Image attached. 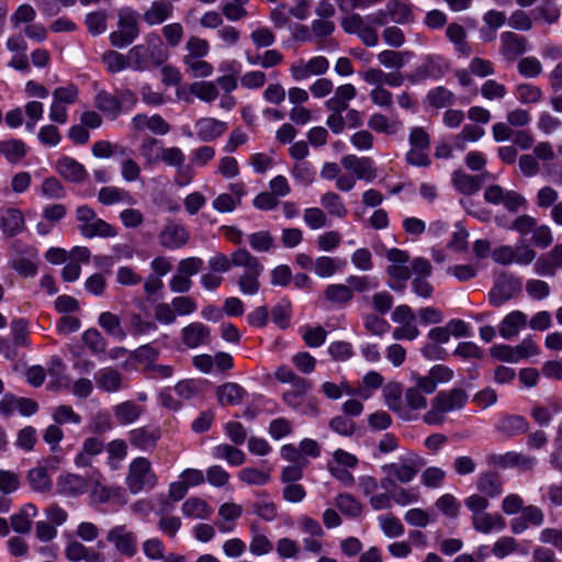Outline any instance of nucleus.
I'll list each match as a JSON object with an SVG mask.
<instances>
[{"label":"nucleus","mask_w":562,"mask_h":562,"mask_svg":"<svg viewBox=\"0 0 562 562\" xmlns=\"http://www.w3.org/2000/svg\"><path fill=\"white\" fill-rule=\"evenodd\" d=\"M130 443L142 451H151L161 438V430L157 426H143L128 431Z\"/></svg>","instance_id":"nucleus-12"},{"label":"nucleus","mask_w":562,"mask_h":562,"mask_svg":"<svg viewBox=\"0 0 562 562\" xmlns=\"http://www.w3.org/2000/svg\"><path fill=\"white\" fill-rule=\"evenodd\" d=\"M106 452L109 467L117 470L127 456V443L123 439H113L106 445Z\"/></svg>","instance_id":"nucleus-51"},{"label":"nucleus","mask_w":562,"mask_h":562,"mask_svg":"<svg viewBox=\"0 0 562 562\" xmlns=\"http://www.w3.org/2000/svg\"><path fill=\"white\" fill-rule=\"evenodd\" d=\"M26 154V145L21 139L12 138L0 142V155H2L10 164H19Z\"/></svg>","instance_id":"nucleus-37"},{"label":"nucleus","mask_w":562,"mask_h":562,"mask_svg":"<svg viewBox=\"0 0 562 562\" xmlns=\"http://www.w3.org/2000/svg\"><path fill=\"white\" fill-rule=\"evenodd\" d=\"M106 541L114 549L127 558H133L138 551L137 535L126 525H116L112 527L106 535Z\"/></svg>","instance_id":"nucleus-8"},{"label":"nucleus","mask_w":562,"mask_h":562,"mask_svg":"<svg viewBox=\"0 0 562 562\" xmlns=\"http://www.w3.org/2000/svg\"><path fill=\"white\" fill-rule=\"evenodd\" d=\"M128 333L133 336L146 335L157 329V325L151 321H146L138 313H131L127 321Z\"/></svg>","instance_id":"nucleus-58"},{"label":"nucleus","mask_w":562,"mask_h":562,"mask_svg":"<svg viewBox=\"0 0 562 562\" xmlns=\"http://www.w3.org/2000/svg\"><path fill=\"white\" fill-rule=\"evenodd\" d=\"M37 515V507L32 504H25L19 513L11 516V526L15 532L26 533L32 526V518Z\"/></svg>","instance_id":"nucleus-36"},{"label":"nucleus","mask_w":562,"mask_h":562,"mask_svg":"<svg viewBox=\"0 0 562 562\" xmlns=\"http://www.w3.org/2000/svg\"><path fill=\"white\" fill-rule=\"evenodd\" d=\"M336 507L345 515L356 518L361 516L362 504L349 493H340L335 498Z\"/></svg>","instance_id":"nucleus-46"},{"label":"nucleus","mask_w":562,"mask_h":562,"mask_svg":"<svg viewBox=\"0 0 562 562\" xmlns=\"http://www.w3.org/2000/svg\"><path fill=\"white\" fill-rule=\"evenodd\" d=\"M98 324L102 327L110 336H113L117 340H124L127 333L121 325V318L111 312H102L99 315Z\"/></svg>","instance_id":"nucleus-43"},{"label":"nucleus","mask_w":562,"mask_h":562,"mask_svg":"<svg viewBox=\"0 0 562 562\" xmlns=\"http://www.w3.org/2000/svg\"><path fill=\"white\" fill-rule=\"evenodd\" d=\"M196 135L201 142H212L227 130V123L214 117H202L195 122Z\"/></svg>","instance_id":"nucleus-21"},{"label":"nucleus","mask_w":562,"mask_h":562,"mask_svg":"<svg viewBox=\"0 0 562 562\" xmlns=\"http://www.w3.org/2000/svg\"><path fill=\"white\" fill-rule=\"evenodd\" d=\"M453 187L465 195H472L481 189L480 178L462 170H456L451 178Z\"/></svg>","instance_id":"nucleus-38"},{"label":"nucleus","mask_w":562,"mask_h":562,"mask_svg":"<svg viewBox=\"0 0 562 562\" xmlns=\"http://www.w3.org/2000/svg\"><path fill=\"white\" fill-rule=\"evenodd\" d=\"M438 510L449 518H456L459 515L461 504L452 494L441 495L435 503Z\"/></svg>","instance_id":"nucleus-64"},{"label":"nucleus","mask_w":562,"mask_h":562,"mask_svg":"<svg viewBox=\"0 0 562 562\" xmlns=\"http://www.w3.org/2000/svg\"><path fill=\"white\" fill-rule=\"evenodd\" d=\"M291 176L302 186H310L315 179V170L307 161H299L291 169Z\"/></svg>","instance_id":"nucleus-61"},{"label":"nucleus","mask_w":562,"mask_h":562,"mask_svg":"<svg viewBox=\"0 0 562 562\" xmlns=\"http://www.w3.org/2000/svg\"><path fill=\"white\" fill-rule=\"evenodd\" d=\"M428 103L436 109H442L454 103V94L446 87L439 86L427 92Z\"/></svg>","instance_id":"nucleus-52"},{"label":"nucleus","mask_w":562,"mask_h":562,"mask_svg":"<svg viewBox=\"0 0 562 562\" xmlns=\"http://www.w3.org/2000/svg\"><path fill=\"white\" fill-rule=\"evenodd\" d=\"M181 339L184 346L195 349L210 342L211 329L203 323L193 322L181 329Z\"/></svg>","instance_id":"nucleus-16"},{"label":"nucleus","mask_w":562,"mask_h":562,"mask_svg":"<svg viewBox=\"0 0 562 562\" xmlns=\"http://www.w3.org/2000/svg\"><path fill=\"white\" fill-rule=\"evenodd\" d=\"M497 464L503 468L519 467L524 470H532L537 459L520 452L510 451L502 456L494 457Z\"/></svg>","instance_id":"nucleus-33"},{"label":"nucleus","mask_w":562,"mask_h":562,"mask_svg":"<svg viewBox=\"0 0 562 562\" xmlns=\"http://www.w3.org/2000/svg\"><path fill=\"white\" fill-rule=\"evenodd\" d=\"M57 487L59 494L76 497L88 491V483L85 477L68 473L58 477Z\"/></svg>","instance_id":"nucleus-24"},{"label":"nucleus","mask_w":562,"mask_h":562,"mask_svg":"<svg viewBox=\"0 0 562 562\" xmlns=\"http://www.w3.org/2000/svg\"><path fill=\"white\" fill-rule=\"evenodd\" d=\"M468 402V395L462 389L441 391L431 400V408L423 416L428 425H440L445 420V414L461 409Z\"/></svg>","instance_id":"nucleus-2"},{"label":"nucleus","mask_w":562,"mask_h":562,"mask_svg":"<svg viewBox=\"0 0 562 562\" xmlns=\"http://www.w3.org/2000/svg\"><path fill=\"white\" fill-rule=\"evenodd\" d=\"M400 126L397 120H391L382 113H373L368 120V127L376 133L395 134Z\"/></svg>","instance_id":"nucleus-48"},{"label":"nucleus","mask_w":562,"mask_h":562,"mask_svg":"<svg viewBox=\"0 0 562 562\" xmlns=\"http://www.w3.org/2000/svg\"><path fill=\"white\" fill-rule=\"evenodd\" d=\"M41 193L50 200H59L66 196V190L61 182L55 178H46L41 186Z\"/></svg>","instance_id":"nucleus-63"},{"label":"nucleus","mask_w":562,"mask_h":562,"mask_svg":"<svg viewBox=\"0 0 562 562\" xmlns=\"http://www.w3.org/2000/svg\"><path fill=\"white\" fill-rule=\"evenodd\" d=\"M212 454L215 459L225 460L233 467L241 465L246 461V454L244 451L228 443L215 446Z\"/></svg>","instance_id":"nucleus-42"},{"label":"nucleus","mask_w":562,"mask_h":562,"mask_svg":"<svg viewBox=\"0 0 562 562\" xmlns=\"http://www.w3.org/2000/svg\"><path fill=\"white\" fill-rule=\"evenodd\" d=\"M173 12V5L167 1H154L144 12L143 20L150 26L158 25L168 20Z\"/></svg>","instance_id":"nucleus-30"},{"label":"nucleus","mask_w":562,"mask_h":562,"mask_svg":"<svg viewBox=\"0 0 562 562\" xmlns=\"http://www.w3.org/2000/svg\"><path fill=\"white\" fill-rule=\"evenodd\" d=\"M477 491L487 498H495L503 493V481L498 473L486 471L480 474L476 482Z\"/></svg>","instance_id":"nucleus-27"},{"label":"nucleus","mask_w":562,"mask_h":562,"mask_svg":"<svg viewBox=\"0 0 562 562\" xmlns=\"http://www.w3.org/2000/svg\"><path fill=\"white\" fill-rule=\"evenodd\" d=\"M448 69L449 65L442 56L428 55L406 76V79L413 85H418L429 79L438 80L445 76Z\"/></svg>","instance_id":"nucleus-6"},{"label":"nucleus","mask_w":562,"mask_h":562,"mask_svg":"<svg viewBox=\"0 0 562 562\" xmlns=\"http://www.w3.org/2000/svg\"><path fill=\"white\" fill-rule=\"evenodd\" d=\"M321 204L331 216L344 218L348 214L341 198L335 192H326L321 196Z\"/></svg>","instance_id":"nucleus-49"},{"label":"nucleus","mask_w":562,"mask_h":562,"mask_svg":"<svg viewBox=\"0 0 562 562\" xmlns=\"http://www.w3.org/2000/svg\"><path fill=\"white\" fill-rule=\"evenodd\" d=\"M113 414L119 424L131 425L139 419L143 408L132 401H125L113 407Z\"/></svg>","instance_id":"nucleus-35"},{"label":"nucleus","mask_w":562,"mask_h":562,"mask_svg":"<svg viewBox=\"0 0 562 562\" xmlns=\"http://www.w3.org/2000/svg\"><path fill=\"white\" fill-rule=\"evenodd\" d=\"M528 324L527 315L521 311L508 313L498 325V333L504 339L516 337Z\"/></svg>","instance_id":"nucleus-23"},{"label":"nucleus","mask_w":562,"mask_h":562,"mask_svg":"<svg viewBox=\"0 0 562 562\" xmlns=\"http://www.w3.org/2000/svg\"><path fill=\"white\" fill-rule=\"evenodd\" d=\"M98 201L103 205H112L120 202L134 203V199L128 191L113 186L101 188L98 193Z\"/></svg>","instance_id":"nucleus-40"},{"label":"nucleus","mask_w":562,"mask_h":562,"mask_svg":"<svg viewBox=\"0 0 562 562\" xmlns=\"http://www.w3.org/2000/svg\"><path fill=\"white\" fill-rule=\"evenodd\" d=\"M78 229L85 238H110L117 235L116 228L97 216L94 210L88 205H80L76 210Z\"/></svg>","instance_id":"nucleus-3"},{"label":"nucleus","mask_w":562,"mask_h":562,"mask_svg":"<svg viewBox=\"0 0 562 562\" xmlns=\"http://www.w3.org/2000/svg\"><path fill=\"white\" fill-rule=\"evenodd\" d=\"M128 59L131 67L136 71H145L150 67L160 66L155 64L150 47H146L143 44L135 45L128 50Z\"/></svg>","instance_id":"nucleus-29"},{"label":"nucleus","mask_w":562,"mask_h":562,"mask_svg":"<svg viewBox=\"0 0 562 562\" xmlns=\"http://www.w3.org/2000/svg\"><path fill=\"white\" fill-rule=\"evenodd\" d=\"M345 265V260L328 256H319L314 260L313 271L319 278H330Z\"/></svg>","instance_id":"nucleus-44"},{"label":"nucleus","mask_w":562,"mask_h":562,"mask_svg":"<svg viewBox=\"0 0 562 562\" xmlns=\"http://www.w3.org/2000/svg\"><path fill=\"white\" fill-rule=\"evenodd\" d=\"M329 61L324 56H315L310 60L299 59L290 67V72L295 81H302L311 76H321L327 72Z\"/></svg>","instance_id":"nucleus-10"},{"label":"nucleus","mask_w":562,"mask_h":562,"mask_svg":"<svg viewBox=\"0 0 562 562\" xmlns=\"http://www.w3.org/2000/svg\"><path fill=\"white\" fill-rule=\"evenodd\" d=\"M501 53L507 60H515L528 50V41L526 37L514 33L504 32L501 35Z\"/></svg>","instance_id":"nucleus-17"},{"label":"nucleus","mask_w":562,"mask_h":562,"mask_svg":"<svg viewBox=\"0 0 562 562\" xmlns=\"http://www.w3.org/2000/svg\"><path fill=\"white\" fill-rule=\"evenodd\" d=\"M386 7L391 22L405 24L412 20V11L406 3L398 0H391L386 3Z\"/></svg>","instance_id":"nucleus-59"},{"label":"nucleus","mask_w":562,"mask_h":562,"mask_svg":"<svg viewBox=\"0 0 562 562\" xmlns=\"http://www.w3.org/2000/svg\"><path fill=\"white\" fill-rule=\"evenodd\" d=\"M473 528L481 533L499 532L506 528L505 518L498 513H483L471 517Z\"/></svg>","instance_id":"nucleus-22"},{"label":"nucleus","mask_w":562,"mask_h":562,"mask_svg":"<svg viewBox=\"0 0 562 562\" xmlns=\"http://www.w3.org/2000/svg\"><path fill=\"white\" fill-rule=\"evenodd\" d=\"M446 36L460 54L464 56L471 54V47L467 42V32L462 25L450 23L446 29Z\"/></svg>","instance_id":"nucleus-45"},{"label":"nucleus","mask_w":562,"mask_h":562,"mask_svg":"<svg viewBox=\"0 0 562 562\" xmlns=\"http://www.w3.org/2000/svg\"><path fill=\"white\" fill-rule=\"evenodd\" d=\"M303 221L313 231L329 225L326 213L319 207H307L303 213Z\"/></svg>","instance_id":"nucleus-62"},{"label":"nucleus","mask_w":562,"mask_h":562,"mask_svg":"<svg viewBox=\"0 0 562 562\" xmlns=\"http://www.w3.org/2000/svg\"><path fill=\"white\" fill-rule=\"evenodd\" d=\"M310 387H311V384L306 380V381H304V386L302 389L292 387V390H289L283 393L282 398H283L284 403L289 407L293 408L294 411H297L302 414H307L310 412L313 415H316L318 413V409L315 405H313V404H308L306 406L304 405L305 400H306L305 395H306V392L310 390Z\"/></svg>","instance_id":"nucleus-19"},{"label":"nucleus","mask_w":562,"mask_h":562,"mask_svg":"<svg viewBox=\"0 0 562 562\" xmlns=\"http://www.w3.org/2000/svg\"><path fill=\"white\" fill-rule=\"evenodd\" d=\"M125 482L128 491L136 495L142 491L153 490L157 485L158 479L153 471L150 461L145 457H137L128 464Z\"/></svg>","instance_id":"nucleus-4"},{"label":"nucleus","mask_w":562,"mask_h":562,"mask_svg":"<svg viewBox=\"0 0 562 562\" xmlns=\"http://www.w3.org/2000/svg\"><path fill=\"white\" fill-rule=\"evenodd\" d=\"M158 239L159 244L164 248L176 250L188 244L190 239V233L182 224L169 221L160 231Z\"/></svg>","instance_id":"nucleus-11"},{"label":"nucleus","mask_w":562,"mask_h":562,"mask_svg":"<svg viewBox=\"0 0 562 562\" xmlns=\"http://www.w3.org/2000/svg\"><path fill=\"white\" fill-rule=\"evenodd\" d=\"M25 229V221L21 211L10 207L1 215V231L5 237H14Z\"/></svg>","instance_id":"nucleus-25"},{"label":"nucleus","mask_w":562,"mask_h":562,"mask_svg":"<svg viewBox=\"0 0 562 562\" xmlns=\"http://www.w3.org/2000/svg\"><path fill=\"white\" fill-rule=\"evenodd\" d=\"M87 428L94 435H103L112 430L113 423L110 414L106 411H98L90 417Z\"/></svg>","instance_id":"nucleus-54"},{"label":"nucleus","mask_w":562,"mask_h":562,"mask_svg":"<svg viewBox=\"0 0 562 562\" xmlns=\"http://www.w3.org/2000/svg\"><path fill=\"white\" fill-rule=\"evenodd\" d=\"M27 482L31 488L37 493H47L53 487L48 470L42 464H38L27 472Z\"/></svg>","instance_id":"nucleus-34"},{"label":"nucleus","mask_w":562,"mask_h":562,"mask_svg":"<svg viewBox=\"0 0 562 562\" xmlns=\"http://www.w3.org/2000/svg\"><path fill=\"white\" fill-rule=\"evenodd\" d=\"M248 243L256 252H269L276 248L274 237L269 231H258L249 234Z\"/></svg>","instance_id":"nucleus-50"},{"label":"nucleus","mask_w":562,"mask_h":562,"mask_svg":"<svg viewBox=\"0 0 562 562\" xmlns=\"http://www.w3.org/2000/svg\"><path fill=\"white\" fill-rule=\"evenodd\" d=\"M190 92L205 102H212L218 97V90L212 81H199L190 86Z\"/></svg>","instance_id":"nucleus-60"},{"label":"nucleus","mask_w":562,"mask_h":562,"mask_svg":"<svg viewBox=\"0 0 562 562\" xmlns=\"http://www.w3.org/2000/svg\"><path fill=\"white\" fill-rule=\"evenodd\" d=\"M181 510L186 517L193 519H207L212 514L210 505L199 497L188 498L182 504Z\"/></svg>","instance_id":"nucleus-41"},{"label":"nucleus","mask_w":562,"mask_h":562,"mask_svg":"<svg viewBox=\"0 0 562 562\" xmlns=\"http://www.w3.org/2000/svg\"><path fill=\"white\" fill-rule=\"evenodd\" d=\"M14 347H29V322L25 318L13 319L10 324Z\"/></svg>","instance_id":"nucleus-57"},{"label":"nucleus","mask_w":562,"mask_h":562,"mask_svg":"<svg viewBox=\"0 0 562 562\" xmlns=\"http://www.w3.org/2000/svg\"><path fill=\"white\" fill-rule=\"evenodd\" d=\"M232 263L234 267L244 268L237 280L240 293L256 295L260 290L259 278L265 269L260 259L246 248H237L232 252Z\"/></svg>","instance_id":"nucleus-1"},{"label":"nucleus","mask_w":562,"mask_h":562,"mask_svg":"<svg viewBox=\"0 0 562 562\" xmlns=\"http://www.w3.org/2000/svg\"><path fill=\"white\" fill-rule=\"evenodd\" d=\"M324 297L330 304L344 307L353 299V293L348 284H328L324 290Z\"/></svg>","instance_id":"nucleus-32"},{"label":"nucleus","mask_w":562,"mask_h":562,"mask_svg":"<svg viewBox=\"0 0 562 562\" xmlns=\"http://www.w3.org/2000/svg\"><path fill=\"white\" fill-rule=\"evenodd\" d=\"M496 429L508 437H515L527 432L529 423L524 416L507 415L499 419Z\"/></svg>","instance_id":"nucleus-31"},{"label":"nucleus","mask_w":562,"mask_h":562,"mask_svg":"<svg viewBox=\"0 0 562 562\" xmlns=\"http://www.w3.org/2000/svg\"><path fill=\"white\" fill-rule=\"evenodd\" d=\"M138 13L131 8H123L117 14V30L110 33L112 46L124 48L131 45L139 35Z\"/></svg>","instance_id":"nucleus-5"},{"label":"nucleus","mask_w":562,"mask_h":562,"mask_svg":"<svg viewBox=\"0 0 562 562\" xmlns=\"http://www.w3.org/2000/svg\"><path fill=\"white\" fill-rule=\"evenodd\" d=\"M97 387L105 393H116L127 387L123 374L113 367H105L94 373Z\"/></svg>","instance_id":"nucleus-13"},{"label":"nucleus","mask_w":562,"mask_h":562,"mask_svg":"<svg viewBox=\"0 0 562 562\" xmlns=\"http://www.w3.org/2000/svg\"><path fill=\"white\" fill-rule=\"evenodd\" d=\"M521 289L519 279L510 273L502 272L495 278L493 288L488 293L490 304L499 307L515 296Z\"/></svg>","instance_id":"nucleus-7"},{"label":"nucleus","mask_w":562,"mask_h":562,"mask_svg":"<svg viewBox=\"0 0 562 562\" xmlns=\"http://www.w3.org/2000/svg\"><path fill=\"white\" fill-rule=\"evenodd\" d=\"M340 164L346 171L352 173L357 180L372 182L376 178V168L370 157H358L356 155H346Z\"/></svg>","instance_id":"nucleus-9"},{"label":"nucleus","mask_w":562,"mask_h":562,"mask_svg":"<svg viewBox=\"0 0 562 562\" xmlns=\"http://www.w3.org/2000/svg\"><path fill=\"white\" fill-rule=\"evenodd\" d=\"M386 406L406 422L417 419V414H411V411L404 407L401 398V387L396 383H390L383 389Z\"/></svg>","instance_id":"nucleus-18"},{"label":"nucleus","mask_w":562,"mask_h":562,"mask_svg":"<svg viewBox=\"0 0 562 562\" xmlns=\"http://www.w3.org/2000/svg\"><path fill=\"white\" fill-rule=\"evenodd\" d=\"M382 472L392 476L396 482L407 484L412 482L419 472V465L415 459H406L402 463L392 462L381 467Z\"/></svg>","instance_id":"nucleus-14"},{"label":"nucleus","mask_w":562,"mask_h":562,"mask_svg":"<svg viewBox=\"0 0 562 562\" xmlns=\"http://www.w3.org/2000/svg\"><path fill=\"white\" fill-rule=\"evenodd\" d=\"M247 395L246 390L237 383L227 382L216 389L218 403L223 406H235L241 403Z\"/></svg>","instance_id":"nucleus-28"},{"label":"nucleus","mask_w":562,"mask_h":562,"mask_svg":"<svg viewBox=\"0 0 562 562\" xmlns=\"http://www.w3.org/2000/svg\"><path fill=\"white\" fill-rule=\"evenodd\" d=\"M102 61L106 66V69L112 74L120 72L131 67L128 54L125 56L116 50H108L103 53Z\"/></svg>","instance_id":"nucleus-56"},{"label":"nucleus","mask_w":562,"mask_h":562,"mask_svg":"<svg viewBox=\"0 0 562 562\" xmlns=\"http://www.w3.org/2000/svg\"><path fill=\"white\" fill-rule=\"evenodd\" d=\"M379 526L387 538H398L404 535L405 527L396 516L392 514L378 517Z\"/></svg>","instance_id":"nucleus-53"},{"label":"nucleus","mask_w":562,"mask_h":562,"mask_svg":"<svg viewBox=\"0 0 562 562\" xmlns=\"http://www.w3.org/2000/svg\"><path fill=\"white\" fill-rule=\"evenodd\" d=\"M56 171L66 180L70 182H82L88 176L83 165L76 159L63 156L56 161Z\"/></svg>","instance_id":"nucleus-20"},{"label":"nucleus","mask_w":562,"mask_h":562,"mask_svg":"<svg viewBox=\"0 0 562 562\" xmlns=\"http://www.w3.org/2000/svg\"><path fill=\"white\" fill-rule=\"evenodd\" d=\"M94 105L110 120H115L121 114L117 97L106 91H100L95 94Z\"/></svg>","instance_id":"nucleus-39"},{"label":"nucleus","mask_w":562,"mask_h":562,"mask_svg":"<svg viewBox=\"0 0 562 562\" xmlns=\"http://www.w3.org/2000/svg\"><path fill=\"white\" fill-rule=\"evenodd\" d=\"M562 268V244L555 245L549 252L541 255L535 262L533 270L541 277H554Z\"/></svg>","instance_id":"nucleus-15"},{"label":"nucleus","mask_w":562,"mask_h":562,"mask_svg":"<svg viewBox=\"0 0 562 562\" xmlns=\"http://www.w3.org/2000/svg\"><path fill=\"white\" fill-rule=\"evenodd\" d=\"M412 57L411 52L385 49L378 54V61L385 68L401 69Z\"/></svg>","instance_id":"nucleus-47"},{"label":"nucleus","mask_w":562,"mask_h":562,"mask_svg":"<svg viewBox=\"0 0 562 562\" xmlns=\"http://www.w3.org/2000/svg\"><path fill=\"white\" fill-rule=\"evenodd\" d=\"M104 442L97 437H88L82 442V448L75 457V464L79 468L90 467L92 458L99 456L104 450Z\"/></svg>","instance_id":"nucleus-26"},{"label":"nucleus","mask_w":562,"mask_h":562,"mask_svg":"<svg viewBox=\"0 0 562 562\" xmlns=\"http://www.w3.org/2000/svg\"><path fill=\"white\" fill-rule=\"evenodd\" d=\"M162 149L164 146L161 142L154 137L144 139L139 147L140 155L148 165L160 162V151Z\"/></svg>","instance_id":"nucleus-55"}]
</instances>
